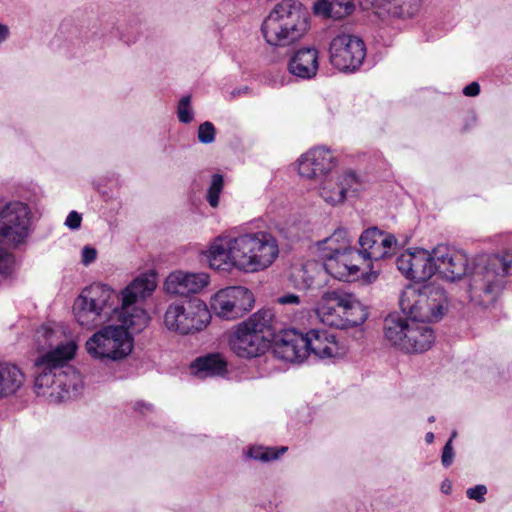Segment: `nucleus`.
<instances>
[{
    "mask_svg": "<svg viewBox=\"0 0 512 512\" xmlns=\"http://www.w3.org/2000/svg\"><path fill=\"white\" fill-rule=\"evenodd\" d=\"M154 274H142L122 290V310L114 321L94 333L85 343L87 353L99 360H121L133 349L131 334L141 332L149 322L148 313L137 305L156 288Z\"/></svg>",
    "mask_w": 512,
    "mask_h": 512,
    "instance_id": "1",
    "label": "nucleus"
},
{
    "mask_svg": "<svg viewBox=\"0 0 512 512\" xmlns=\"http://www.w3.org/2000/svg\"><path fill=\"white\" fill-rule=\"evenodd\" d=\"M58 338L59 332L46 325L35 334L40 352L35 360V391L53 403L76 398L84 388L82 375L67 365L76 355L77 340L70 338L58 342Z\"/></svg>",
    "mask_w": 512,
    "mask_h": 512,
    "instance_id": "2",
    "label": "nucleus"
},
{
    "mask_svg": "<svg viewBox=\"0 0 512 512\" xmlns=\"http://www.w3.org/2000/svg\"><path fill=\"white\" fill-rule=\"evenodd\" d=\"M436 273L449 281L468 274V294L475 305L487 308L493 305L505 285L511 260L501 255H479L469 268L467 255L445 245L434 248Z\"/></svg>",
    "mask_w": 512,
    "mask_h": 512,
    "instance_id": "3",
    "label": "nucleus"
},
{
    "mask_svg": "<svg viewBox=\"0 0 512 512\" xmlns=\"http://www.w3.org/2000/svg\"><path fill=\"white\" fill-rule=\"evenodd\" d=\"M277 240L270 233L259 231L238 236H218L203 252L210 268L223 272L237 269L246 273L269 267L278 257Z\"/></svg>",
    "mask_w": 512,
    "mask_h": 512,
    "instance_id": "4",
    "label": "nucleus"
},
{
    "mask_svg": "<svg viewBox=\"0 0 512 512\" xmlns=\"http://www.w3.org/2000/svg\"><path fill=\"white\" fill-rule=\"evenodd\" d=\"M34 231V214L22 201H9L0 207V283L11 278L15 256L4 249H20L27 245Z\"/></svg>",
    "mask_w": 512,
    "mask_h": 512,
    "instance_id": "5",
    "label": "nucleus"
},
{
    "mask_svg": "<svg viewBox=\"0 0 512 512\" xmlns=\"http://www.w3.org/2000/svg\"><path fill=\"white\" fill-rule=\"evenodd\" d=\"M310 14L296 0H283L264 19L261 31L265 41L275 47H286L299 41L309 29Z\"/></svg>",
    "mask_w": 512,
    "mask_h": 512,
    "instance_id": "6",
    "label": "nucleus"
},
{
    "mask_svg": "<svg viewBox=\"0 0 512 512\" xmlns=\"http://www.w3.org/2000/svg\"><path fill=\"white\" fill-rule=\"evenodd\" d=\"M275 324V315L271 309L258 310L236 326L229 339L231 350L245 359L264 354L275 335Z\"/></svg>",
    "mask_w": 512,
    "mask_h": 512,
    "instance_id": "7",
    "label": "nucleus"
},
{
    "mask_svg": "<svg viewBox=\"0 0 512 512\" xmlns=\"http://www.w3.org/2000/svg\"><path fill=\"white\" fill-rule=\"evenodd\" d=\"M122 310V295L119 296L110 286L94 283L85 287L73 304L77 322L92 328L108 321H114L116 311Z\"/></svg>",
    "mask_w": 512,
    "mask_h": 512,
    "instance_id": "8",
    "label": "nucleus"
},
{
    "mask_svg": "<svg viewBox=\"0 0 512 512\" xmlns=\"http://www.w3.org/2000/svg\"><path fill=\"white\" fill-rule=\"evenodd\" d=\"M315 312L323 324L339 329L361 325L368 317L366 307L353 294L341 290L324 292Z\"/></svg>",
    "mask_w": 512,
    "mask_h": 512,
    "instance_id": "9",
    "label": "nucleus"
},
{
    "mask_svg": "<svg viewBox=\"0 0 512 512\" xmlns=\"http://www.w3.org/2000/svg\"><path fill=\"white\" fill-rule=\"evenodd\" d=\"M402 312L411 319L422 322L438 321L448 308L445 290L434 283L409 285L399 300Z\"/></svg>",
    "mask_w": 512,
    "mask_h": 512,
    "instance_id": "10",
    "label": "nucleus"
},
{
    "mask_svg": "<svg viewBox=\"0 0 512 512\" xmlns=\"http://www.w3.org/2000/svg\"><path fill=\"white\" fill-rule=\"evenodd\" d=\"M398 314H391L384 321L385 339L395 348L406 353H422L434 340V332L427 324Z\"/></svg>",
    "mask_w": 512,
    "mask_h": 512,
    "instance_id": "11",
    "label": "nucleus"
},
{
    "mask_svg": "<svg viewBox=\"0 0 512 512\" xmlns=\"http://www.w3.org/2000/svg\"><path fill=\"white\" fill-rule=\"evenodd\" d=\"M211 321L206 303L198 298L171 303L164 314L165 327L179 335H190L204 330Z\"/></svg>",
    "mask_w": 512,
    "mask_h": 512,
    "instance_id": "12",
    "label": "nucleus"
},
{
    "mask_svg": "<svg viewBox=\"0 0 512 512\" xmlns=\"http://www.w3.org/2000/svg\"><path fill=\"white\" fill-rule=\"evenodd\" d=\"M253 293L243 286H230L219 290L210 301L211 311L224 320H235L251 310Z\"/></svg>",
    "mask_w": 512,
    "mask_h": 512,
    "instance_id": "13",
    "label": "nucleus"
},
{
    "mask_svg": "<svg viewBox=\"0 0 512 512\" xmlns=\"http://www.w3.org/2000/svg\"><path fill=\"white\" fill-rule=\"evenodd\" d=\"M366 56L365 44L359 37L351 34L335 36L329 46L330 63L342 72L357 70Z\"/></svg>",
    "mask_w": 512,
    "mask_h": 512,
    "instance_id": "14",
    "label": "nucleus"
},
{
    "mask_svg": "<svg viewBox=\"0 0 512 512\" xmlns=\"http://www.w3.org/2000/svg\"><path fill=\"white\" fill-rule=\"evenodd\" d=\"M396 266L407 279L426 281L436 273L434 249L432 252L425 249L407 250L397 257Z\"/></svg>",
    "mask_w": 512,
    "mask_h": 512,
    "instance_id": "15",
    "label": "nucleus"
},
{
    "mask_svg": "<svg viewBox=\"0 0 512 512\" xmlns=\"http://www.w3.org/2000/svg\"><path fill=\"white\" fill-rule=\"evenodd\" d=\"M335 158L329 149L317 147L303 154L298 160V173L307 179L323 180L332 175Z\"/></svg>",
    "mask_w": 512,
    "mask_h": 512,
    "instance_id": "16",
    "label": "nucleus"
},
{
    "mask_svg": "<svg viewBox=\"0 0 512 512\" xmlns=\"http://www.w3.org/2000/svg\"><path fill=\"white\" fill-rule=\"evenodd\" d=\"M360 260L378 261L390 255L396 239L393 235L385 233L377 228L365 230L359 238Z\"/></svg>",
    "mask_w": 512,
    "mask_h": 512,
    "instance_id": "17",
    "label": "nucleus"
},
{
    "mask_svg": "<svg viewBox=\"0 0 512 512\" xmlns=\"http://www.w3.org/2000/svg\"><path fill=\"white\" fill-rule=\"evenodd\" d=\"M305 341L303 333L294 329L283 330L275 338L273 354L278 359L300 363L307 358Z\"/></svg>",
    "mask_w": 512,
    "mask_h": 512,
    "instance_id": "18",
    "label": "nucleus"
},
{
    "mask_svg": "<svg viewBox=\"0 0 512 512\" xmlns=\"http://www.w3.org/2000/svg\"><path fill=\"white\" fill-rule=\"evenodd\" d=\"M210 282L205 272H171L165 282L164 289L168 294L187 296L201 292Z\"/></svg>",
    "mask_w": 512,
    "mask_h": 512,
    "instance_id": "19",
    "label": "nucleus"
},
{
    "mask_svg": "<svg viewBox=\"0 0 512 512\" xmlns=\"http://www.w3.org/2000/svg\"><path fill=\"white\" fill-rule=\"evenodd\" d=\"M358 179L354 172L346 171L337 177L330 175L320 181L319 195L329 205L342 204L350 189H354Z\"/></svg>",
    "mask_w": 512,
    "mask_h": 512,
    "instance_id": "20",
    "label": "nucleus"
},
{
    "mask_svg": "<svg viewBox=\"0 0 512 512\" xmlns=\"http://www.w3.org/2000/svg\"><path fill=\"white\" fill-rule=\"evenodd\" d=\"M360 254L356 249L330 256L323 261V269L341 281H351L358 277Z\"/></svg>",
    "mask_w": 512,
    "mask_h": 512,
    "instance_id": "21",
    "label": "nucleus"
},
{
    "mask_svg": "<svg viewBox=\"0 0 512 512\" xmlns=\"http://www.w3.org/2000/svg\"><path fill=\"white\" fill-rule=\"evenodd\" d=\"M288 72L301 79H313L319 70V53L314 47H303L295 51L288 60Z\"/></svg>",
    "mask_w": 512,
    "mask_h": 512,
    "instance_id": "22",
    "label": "nucleus"
},
{
    "mask_svg": "<svg viewBox=\"0 0 512 512\" xmlns=\"http://www.w3.org/2000/svg\"><path fill=\"white\" fill-rule=\"evenodd\" d=\"M307 356L310 354L318 358H332L341 354L335 335L326 330L312 329L304 334Z\"/></svg>",
    "mask_w": 512,
    "mask_h": 512,
    "instance_id": "23",
    "label": "nucleus"
},
{
    "mask_svg": "<svg viewBox=\"0 0 512 512\" xmlns=\"http://www.w3.org/2000/svg\"><path fill=\"white\" fill-rule=\"evenodd\" d=\"M352 236L344 228L336 229L329 237L317 242V248L322 260L328 259L345 251L354 249L352 246Z\"/></svg>",
    "mask_w": 512,
    "mask_h": 512,
    "instance_id": "24",
    "label": "nucleus"
},
{
    "mask_svg": "<svg viewBox=\"0 0 512 512\" xmlns=\"http://www.w3.org/2000/svg\"><path fill=\"white\" fill-rule=\"evenodd\" d=\"M24 383L21 370L9 362H0V398L16 393Z\"/></svg>",
    "mask_w": 512,
    "mask_h": 512,
    "instance_id": "25",
    "label": "nucleus"
},
{
    "mask_svg": "<svg viewBox=\"0 0 512 512\" xmlns=\"http://www.w3.org/2000/svg\"><path fill=\"white\" fill-rule=\"evenodd\" d=\"M275 303L282 307V312L291 322H302L309 315V309L297 294L280 295L276 298Z\"/></svg>",
    "mask_w": 512,
    "mask_h": 512,
    "instance_id": "26",
    "label": "nucleus"
},
{
    "mask_svg": "<svg viewBox=\"0 0 512 512\" xmlns=\"http://www.w3.org/2000/svg\"><path fill=\"white\" fill-rule=\"evenodd\" d=\"M226 367L227 363L220 354H209L197 358L192 364L195 375L200 378L223 375Z\"/></svg>",
    "mask_w": 512,
    "mask_h": 512,
    "instance_id": "27",
    "label": "nucleus"
},
{
    "mask_svg": "<svg viewBox=\"0 0 512 512\" xmlns=\"http://www.w3.org/2000/svg\"><path fill=\"white\" fill-rule=\"evenodd\" d=\"M320 271L321 266L318 263L308 261L300 266L294 267L290 278L295 287L306 290L314 285L316 276Z\"/></svg>",
    "mask_w": 512,
    "mask_h": 512,
    "instance_id": "28",
    "label": "nucleus"
},
{
    "mask_svg": "<svg viewBox=\"0 0 512 512\" xmlns=\"http://www.w3.org/2000/svg\"><path fill=\"white\" fill-rule=\"evenodd\" d=\"M354 9L352 0H318L315 4V10L318 13L342 18L349 15Z\"/></svg>",
    "mask_w": 512,
    "mask_h": 512,
    "instance_id": "29",
    "label": "nucleus"
},
{
    "mask_svg": "<svg viewBox=\"0 0 512 512\" xmlns=\"http://www.w3.org/2000/svg\"><path fill=\"white\" fill-rule=\"evenodd\" d=\"M286 450V447H282L279 451H276L274 448L253 446L247 450L246 455L257 461L269 462L278 459Z\"/></svg>",
    "mask_w": 512,
    "mask_h": 512,
    "instance_id": "30",
    "label": "nucleus"
},
{
    "mask_svg": "<svg viewBox=\"0 0 512 512\" xmlns=\"http://www.w3.org/2000/svg\"><path fill=\"white\" fill-rule=\"evenodd\" d=\"M422 0H397L393 7V14L401 18H412L419 13Z\"/></svg>",
    "mask_w": 512,
    "mask_h": 512,
    "instance_id": "31",
    "label": "nucleus"
},
{
    "mask_svg": "<svg viewBox=\"0 0 512 512\" xmlns=\"http://www.w3.org/2000/svg\"><path fill=\"white\" fill-rule=\"evenodd\" d=\"M224 179L220 174H214L207 189L206 200L212 208H217L220 202V194L223 191Z\"/></svg>",
    "mask_w": 512,
    "mask_h": 512,
    "instance_id": "32",
    "label": "nucleus"
},
{
    "mask_svg": "<svg viewBox=\"0 0 512 512\" xmlns=\"http://www.w3.org/2000/svg\"><path fill=\"white\" fill-rule=\"evenodd\" d=\"M177 116L181 123L188 124L194 119V111L191 107V97L183 96L178 102Z\"/></svg>",
    "mask_w": 512,
    "mask_h": 512,
    "instance_id": "33",
    "label": "nucleus"
},
{
    "mask_svg": "<svg viewBox=\"0 0 512 512\" xmlns=\"http://www.w3.org/2000/svg\"><path fill=\"white\" fill-rule=\"evenodd\" d=\"M141 32L138 26L128 25L119 30V40L127 46L134 45L140 39Z\"/></svg>",
    "mask_w": 512,
    "mask_h": 512,
    "instance_id": "34",
    "label": "nucleus"
},
{
    "mask_svg": "<svg viewBox=\"0 0 512 512\" xmlns=\"http://www.w3.org/2000/svg\"><path fill=\"white\" fill-rule=\"evenodd\" d=\"M216 129L213 123L205 121L199 125L198 140L202 144H211L215 141Z\"/></svg>",
    "mask_w": 512,
    "mask_h": 512,
    "instance_id": "35",
    "label": "nucleus"
},
{
    "mask_svg": "<svg viewBox=\"0 0 512 512\" xmlns=\"http://www.w3.org/2000/svg\"><path fill=\"white\" fill-rule=\"evenodd\" d=\"M487 493V487L482 484H478L472 488H468L466 490V495L469 499L475 500L479 503H483L485 501V495Z\"/></svg>",
    "mask_w": 512,
    "mask_h": 512,
    "instance_id": "36",
    "label": "nucleus"
},
{
    "mask_svg": "<svg viewBox=\"0 0 512 512\" xmlns=\"http://www.w3.org/2000/svg\"><path fill=\"white\" fill-rule=\"evenodd\" d=\"M454 450L452 446V440H448L443 447L441 462L444 467H449L454 460Z\"/></svg>",
    "mask_w": 512,
    "mask_h": 512,
    "instance_id": "37",
    "label": "nucleus"
},
{
    "mask_svg": "<svg viewBox=\"0 0 512 512\" xmlns=\"http://www.w3.org/2000/svg\"><path fill=\"white\" fill-rule=\"evenodd\" d=\"M97 251L91 246H84L81 252V262L88 266L96 260Z\"/></svg>",
    "mask_w": 512,
    "mask_h": 512,
    "instance_id": "38",
    "label": "nucleus"
},
{
    "mask_svg": "<svg viewBox=\"0 0 512 512\" xmlns=\"http://www.w3.org/2000/svg\"><path fill=\"white\" fill-rule=\"evenodd\" d=\"M81 221V215L76 211H71L65 220V225L72 230H76L81 226Z\"/></svg>",
    "mask_w": 512,
    "mask_h": 512,
    "instance_id": "39",
    "label": "nucleus"
},
{
    "mask_svg": "<svg viewBox=\"0 0 512 512\" xmlns=\"http://www.w3.org/2000/svg\"><path fill=\"white\" fill-rule=\"evenodd\" d=\"M249 93H250V88L248 86L237 87V88L232 89L229 92L228 99L233 100L237 97L248 95Z\"/></svg>",
    "mask_w": 512,
    "mask_h": 512,
    "instance_id": "40",
    "label": "nucleus"
},
{
    "mask_svg": "<svg viewBox=\"0 0 512 512\" xmlns=\"http://www.w3.org/2000/svg\"><path fill=\"white\" fill-rule=\"evenodd\" d=\"M480 92V86L477 82H472L463 89V93L466 96L474 97Z\"/></svg>",
    "mask_w": 512,
    "mask_h": 512,
    "instance_id": "41",
    "label": "nucleus"
},
{
    "mask_svg": "<svg viewBox=\"0 0 512 512\" xmlns=\"http://www.w3.org/2000/svg\"><path fill=\"white\" fill-rule=\"evenodd\" d=\"M10 34L9 26L0 22V45L8 40Z\"/></svg>",
    "mask_w": 512,
    "mask_h": 512,
    "instance_id": "42",
    "label": "nucleus"
},
{
    "mask_svg": "<svg viewBox=\"0 0 512 512\" xmlns=\"http://www.w3.org/2000/svg\"><path fill=\"white\" fill-rule=\"evenodd\" d=\"M441 491L444 493V494H450L451 491H452V483L450 480L448 479H445L442 483H441Z\"/></svg>",
    "mask_w": 512,
    "mask_h": 512,
    "instance_id": "43",
    "label": "nucleus"
},
{
    "mask_svg": "<svg viewBox=\"0 0 512 512\" xmlns=\"http://www.w3.org/2000/svg\"><path fill=\"white\" fill-rule=\"evenodd\" d=\"M137 409H139L142 412L149 411V410H151V406L148 405V404H144V403H138L137 404Z\"/></svg>",
    "mask_w": 512,
    "mask_h": 512,
    "instance_id": "44",
    "label": "nucleus"
},
{
    "mask_svg": "<svg viewBox=\"0 0 512 512\" xmlns=\"http://www.w3.org/2000/svg\"><path fill=\"white\" fill-rule=\"evenodd\" d=\"M434 438H435V436H434V433H433V432H428V433H426V435H425V441H426V443H427V444H431V443H433Z\"/></svg>",
    "mask_w": 512,
    "mask_h": 512,
    "instance_id": "45",
    "label": "nucleus"
},
{
    "mask_svg": "<svg viewBox=\"0 0 512 512\" xmlns=\"http://www.w3.org/2000/svg\"><path fill=\"white\" fill-rule=\"evenodd\" d=\"M456 437H457V431H455V430H454V431L451 433V437L449 438V440H452V441H453V439H454V438H456Z\"/></svg>",
    "mask_w": 512,
    "mask_h": 512,
    "instance_id": "46",
    "label": "nucleus"
},
{
    "mask_svg": "<svg viewBox=\"0 0 512 512\" xmlns=\"http://www.w3.org/2000/svg\"><path fill=\"white\" fill-rule=\"evenodd\" d=\"M428 422H430V423L435 422V416H430V417L428 418Z\"/></svg>",
    "mask_w": 512,
    "mask_h": 512,
    "instance_id": "47",
    "label": "nucleus"
}]
</instances>
